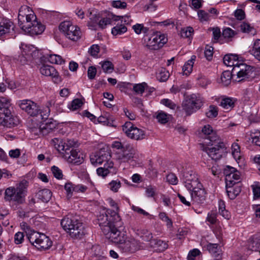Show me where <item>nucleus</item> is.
<instances>
[{"mask_svg": "<svg viewBox=\"0 0 260 260\" xmlns=\"http://www.w3.org/2000/svg\"><path fill=\"white\" fill-rule=\"evenodd\" d=\"M202 132L205 135L204 142L201 144V149L212 159L217 160L225 155L226 147L220 142L218 136L213 132L210 125H206L202 128Z\"/></svg>", "mask_w": 260, "mask_h": 260, "instance_id": "1", "label": "nucleus"}, {"mask_svg": "<svg viewBox=\"0 0 260 260\" xmlns=\"http://www.w3.org/2000/svg\"><path fill=\"white\" fill-rule=\"evenodd\" d=\"M18 20L20 27L31 36L41 34L45 29L44 25L37 20L34 12L27 6L19 9Z\"/></svg>", "mask_w": 260, "mask_h": 260, "instance_id": "2", "label": "nucleus"}, {"mask_svg": "<svg viewBox=\"0 0 260 260\" xmlns=\"http://www.w3.org/2000/svg\"><path fill=\"white\" fill-rule=\"evenodd\" d=\"M51 142L68 162L78 165L83 162V157L75 148L77 143L74 140L63 142L61 139L55 138L51 140Z\"/></svg>", "mask_w": 260, "mask_h": 260, "instance_id": "3", "label": "nucleus"}, {"mask_svg": "<svg viewBox=\"0 0 260 260\" xmlns=\"http://www.w3.org/2000/svg\"><path fill=\"white\" fill-rule=\"evenodd\" d=\"M97 219L101 230L108 239L116 230L123 227L120 216L114 210L108 209L105 213L98 215Z\"/></svg>", "mask_w": 260, "mask_h": 260, "instance_id": "4", "label": "nucleus"}, {"mask_svg": "<svg viewBox=\"0 0 260 260\" xmlns=\"http://www.w3.org/2000/svg\"><path fill=\"white\" fill-rule=\"evenodd\" d=\"M60 224L63 229L73 238L81 239L86 233L82 223L74 217L69 216L64 217L61 220Z\"/></svg>", "mask_w": 260, "mask_h": 260, "instance_id": "5", "label": "nucleus"}, {"mask_svg": "<svg viewBox=\"0 0 260 260\" xmlns=\"http://www.w3.org/2000/svg\"><path fill=\"white\" fill-rule=\"evenodd\" d=\"M123 228L116 230L109 239L113 243L119 244L125 251L133 252L137 249V241L133 238L127 237L125 232L121 231Z\"/></svg>", "mask_w": 260, "mask_h": 260, "instance_id": "6", "label": "nucleus"}, {"mask_svg": "<svg viewBox=\"0 0 260 260\" xmlns=\"http://www.w3.org/2000/svg\"><path fill=\"white\" fill-rule=\"evenodd\" d=\"M203 105V99L198 94H192L182 102V107L187 116L200 109Z\"/></svg>", "mask_w": 260, "mask_h": 260, "instance_id": "7", "label": "nucleus"}, {"mask_svg": "<svg viewBox=\"0 0 260 260\" xmlns=\"http://www.w3.org/2000/svg\"><path fill=\"white\" fill-rule=\"evenodd\" d=\"M146 46L150 50H158L167 42V38L160 32H153L152 34L144 36Z\"/></svg>", "mask_w": 260, "mask_h": 260, "instance_id": "8", "label": "nucleus"}, {"mask_svg": "<svg viewBox=\"0 0 260 260\" xmlns=\"http://www.w3.org/2000/svg\"><path fill=\"white\" fill-rule=\"evenodd\" d=\"M28 239L32 245L40 250L48 249L52 245V242L48 237L37 232L29 235Z\"/></svg>", "mask_w": 260, "mask_h": 260, "instance_id": "9", "label": "nucleus"}, {"mask_svg": "<svg viewBox=\"0 0 260 260\" xmlns=\"http://www.w3.org/2000/svg\"><path fill=\"white\" fill-rule=\"evenodd\" d=\"M59 29L68 39L77 41L81 36L79 27L73 25L70 21H64L59 25Z\"/></svg>", "mask_w": 260, "mask_h": 260, "instance_id": "10", "label": "nucleus"}, {"mask_svg": "<svg viewBox=\"0 0 260 260\" xmlns=\"http://www.w3.org/2000/svg\"><path fill=\"white\" fill-rule=\"evenodd\" d=\"M122 130L126 135L132 139L141 140L145 138L143 130L135 126L131 122H126L122 126Z\"/></svg>", "mask_w": 260, "mask_h": 260, "instance_id": "11", "label": "nucleus"}, {"mask_svg": "<svg viewBox=\"0 0 260 260\" xmlns=\"http://www.w3.org/2000/svg\"><path fill=\"white\" fill-rule=\"evenodd\" d=\"M253 68L245 63H240L239 66L234 67L232 70V73H236L237 75V78L239 79L238 82L245 80H249L253 74Z\"/></svg>", "mask_w": 260, "mask_h": 260, "instance_id": "12", "label": "nucleus"}, {"mask_svg": "<svg viewBox=\"0 0 260 260\" xmlns=\"http://www.w3.org/2000/svg\"><path fill=\"white\" fill-rule=\"evenodd\" d=\"M183 180L185 187L189 191L199 186L201 183L199 180L197 174L192 170L185 171L183 174Z\"/></svg>", "mask_w": 260, "mask_h": 260, "instance_id": "13", "label": "nucleus"}, {"mask_svg": "<svg viewBox=\"0 0 260 260\" xmlns=\"http://www.w3.org/2000/svg\"><path fill=\"white\" fill-rule=\"evenodd\" d=\"M20 108L31 116H36L40 113L39 106L32 101L24 100L20 101Z\"/></svg>", "mask_w": 260, "mask_h": 260, "instance_id": "14", "label": "nucleus"}, {"mask_svg": "<svg viewBox=\"0 0 260 260\" xmlns=\"http://www.w3.org/2000/svg\"><path fill=\"white\" fill-rule=\"evenodd\" d=\"M110 158L111 155L108 152L100 150L96 154L90 156V161L93 165L103 163L104 165H106L109 162H112L110 160Z\"/></svg>", "mask_w": 260, "mask_h": 260, "instance_id": "15", "label": "nucleus"}, {"mask_svg": "<svg viewBox=\"0 0 260 260\" xmlns=\"http://www.w3.org/2000/svg\"><path fill=\"white\" fill-rule=\"evenodd\" d=\"M40 71L43 75L51 77L55 83H58L61 81L58 72L51 66L43 64L40 69Z\"/></svg>", "mask_w": 260, "mask_h": 260, "instance_id": "16", "label": "nucleus"}, {"mask_svg": "<svg viewBox=\"0 0 260 260\" xmlns=\"http://www.w3.org/2000/svg\"><path fill=\"white\" fill-rule=\"evenodd\" d=\"M190 192L191 197L193 201L202 204L206 200V191L203 188L202 184L201 186H197L192 189H191Z\"/></svg>", "mask_w": 260, "mask_h": 260, "instance_id": "17", "label": "nucleus"}, {"mask_svg": "<svg viewBox=\"0 0 260 260\" xmlns=\"http://www.w3.org/2000/svg\"><path fill=\"white\" fill-rule=\"evenodd\" d=\"M113 162H109L107 164L104 165V167L99 168L96 170L98 175L104 178L108 174H115L116 169L113 167Z\"/></svg>", "mask_w": 260, "mask_h": 260, "instance_id": "18", "label": "nucleus"}, {"mask_svg": "<svg viewBox=\"0 0 260 260\" xmlns=\"http://www.w3.org/2000/svg\"><path fill=\"white\" fill-rule=\"evenodd\" d=\"M122 151V153L119 155V158L123 161H127L133 158L136 153V150L129 144L126 145Z\"/></svg>", "mask_w": 260, "mask_h": 260, "instance_id": "19", "label": "nucleus"}, {"mask_svg": "<svg viewBox=\"0 0 260 260\" xmlns=\"http://www.w3.org/2000/svg\"><path fill=\"white\" fill-rule=\"evenodd\" d=\"M13 23L10 20L0 17V37L10 32L13 29Z\"/></svg>", "mask_w": 260, "mask_h": 260, "instance_id": "20", "label": "nucleus"}, {"mask_svg": "<svg viewBox=\"0 0 260 260\" xmlns=\"http://www.w3.org/2000/svg\"><path fill=\"white\" fill-rule=\"evenodd\" d=\"M2 119H6L4 122L0 123V124L9 128H12L17 125L18 123V120L17 117H14L10 112V114H8V116L6 114L2 115L0 116Z\"/></svg>", "mask_w": 260, "mask_h": 260, "instance_id": "21", "label": "nucleus"}, {"mask_svg": "<svg viewBox=\"0 0 260 260\" xmlns=\"http://www.w3.org/2000/svg\"><path fill=\"white\" fill-rule=\"evenodd\" d=\"M136 234L144 242H149L153 240L152 233L147 229L142 228L136 230Z\"/></svg>", "mask_w": 260, "mask_h": 260, "instance_id": "22", "label": "nucleus"}, {"mask_svg": "<svg viewBox=\"0 0 260 260\" xmlns=\"http://www.w3.org/2000/svg\"><path fill=\"white\" fill-rule=\"evenodd\" d=\"M248 248L252 251H257L260 248V234L254 235L248 242Z\"/></svg>", "mask_w": 260, "mask_h": 260, "instance_id": "23", "label": "nucleus"}, {"mask_svg": "<svg viewBox=\"0 0 260 260\" xmlns=\"http://www.w3.org/2000/svg\"><path fill=\"white\" fill-rule=\"evenodd\" d=\"M226 187L227 194L231 200L234 199L241 191V188L238 184L232 186L226 185Z\"/></svg>", "mask_w": 260, "mask_h": 260, "instance_id": "24", "label": "nucleus"}, {"mask_svg": "<svg viewBox=\"0 0 260 260\" xmlns=\"http://www.w3.org/2000/svg\"><path fill=\"white\" fill-rule=\"evenodd\" d=\"M240 179L239 173L235 170V172H233L231 174H227L226 178H225V183L226 185L232 186L233 185H236L238 184L237 181Z\"/></svg>", "mask_w": 260, "mask_h": 260, "instance_id": "25", "label": "nucleus"}, {"mask_svg": "<svg viewBox=\"0 0 260 260\" xmlns=\"http://www.w3.org/2000/svg\"><path fill=\"white\" fill-rule=\"evenodd\" d=\"M235 100L232 98H223L220 102V106L224 109L230 111L235 106Z\"/></svg>", "mask_w": 260, "mask_h": 260, "instance_id": "26", "label": "nucleus"}, {"mask_svg": "<svg viewBox=\"0 0 260 260\" xmlns=\"http://www.w3.org/2000/svg\"><path fill=\"white\" fill-rule=\"evenodd\" d=\"M38 198L44 203L48 202L51 198L52 192L48 189L40 190L37 194Z\"/></svg>", "mask_w": 260, "mask_h": 260, "instance_id": "27", "label": "nucleus"}, {"mask_svg": "<svg viewBox=\"0 0 260 260\" xmlns=\"http://www.w3.org/2000/svg\"><path fill=\"white\" fill-rule=\"evenodd\" d=\"M93 187V183L91 181H89L87 182L86 185L82 184H79L76 185L75 192L77 193H85L87 190L92 189Z\"/></svg>", "mask_w": 260, "mask_h": 260, "instance_id": "28", "label": "nucleus"}, {"mask_svg": "<svg viewBox=\"0 0 260 260\" xmlns=\"http://www.w3.org/2000/svg\"><path fill=\"white\" fill-rule=\"evenodd\" d=\"M250 52L255 59L260 61V39H257L254 41Z\"/></svg>", "mask_w": 260, "mask_h": 260, "instance_id": "29", "label": "nucleus"}, {"mask_svg": "<svg viewBox=\"0 0 260 260\" xmlns=\"http://www.w3.org/2000/svg\"><path fill=\"white\" fill-rule=\"evenodd\" d=\"M151 247L157 248L160 251H164L168 248V245L165 242L157 239H153L150 244Z\"/></svg>", "mask_w": 260, "mask_h": 260, "instance_id": "30", "label": "nucleus"}, {"mask_svg": "<svg viewBox=\"0 0 260 260\" xmlns=\"http://www.w3.org/2000/svg\"><path fill=\"white\" fill-rule=\"evenodd\" d=\"M238 58V56L236 54H226L224 56L223 61L226 66L232 67L235 66L234 61H237L236 59Z\"/></svg>", "mask_w": 260, "mask_h": 260, "instance_id": "31", "label": "nucleus"}, {"mask_svg": "<svg viewBox=\"0 0 260 260\" xmlns=\"http://www.w3.org/2000/svg\"><path fill=\"white\" fill-rule=\"evenodd\" d=\"M21 47L23 51L22 55L19 56V59L22 63L24 64L26 62L27 58L31 54V53L26 45H22Z\"/></svg>", "mask_w": 260, "mask_h": 260, "instance_id": "32", "label": "nucleus"}, {"mask_svg": "<svg viewBox=\"0 0 260 260\" xmlns=\"http://www.w3.org/2000/svg\"><path fill=\"white\" fill-rule=\"evenodd\" d=\"M207 249L215 257H217L220 253V247L217 244L209 243L207 245Z\"/></svg>", "mask_w": 260, "mask_h": 260, "instance_id": "33", "label": "nucleus"}, {"mask_svg": "<svg viewBox=\"0 0 260 260\" xmlns=\"http://www.w3.org/2000/svg\"><path fill=\"white\" fill-rule=\"evenodd\" d=\"M54 127L55 126L53 123L47 122L45 124H42L39 128L38 131L41 134L45 135L49 133Z\"/></svg>", "mask_w": 260, "mask_h": 260, "instance_id": "34", "label": "nucleus"}, {"mask_svg": "<svg viewBox=\"0 0 260 260\" xmlns=\"http://www.w3.org/2000/svg\"><path fill=\"white\" fill-rule=\"evenodd\" d=\"M127 27L124 24L118 23L112 29V34L114 36L121 35L127 31Z\"/></svg>", "mask_w": 260, "mask_h": 260, "instance_id": "35", "label": "nucleus"}, {"mask_svg": "<svg viewBox=\"0 0 260 260\" xmlns=\"http://www.w3.org/2000/svg\"><path fill=\"white\" fill-rule=\"evenodd\" d=\"M233 74L229 71H225L222 72L221 75V80L224 85L227 86L231 82L232 75Z\"/></svg>", "mask_w": 260, "mask_h": 260, "instance_id": "36", "label": "nucleus"}, {"mask_svg": "<svg viewBox=\"0 0 260 260\" xmlns=\"http://www.w3.org/2000/svg\"><path fill=\"white\" fill-rule=\"evenodd\" d=\"M76 185L71 182H67L64 185V189L67 192V197L68 199L72 198L73 192H75Z\"/></svg>", "mask_w": 260, "mask_h": 260, "instance_id": "37", "label": "nucleus"}, {"mask_svg": "<svg viewBox=\"0 0 260 260\" xmlns=\"http://www.w3.org/2000/svg\"><path fill=\"white\" fill-rule=\"evenodd\" d=\"M240 28L241 31L244 33H250L251 34H255V31L253 27L251 26L250 24L243 22L240 25Z\"/></svg>", "mask_w": 260, "mask_h": 260, "instance_id": "38", "label": "nucleus"}, {"mask_svg": "<svg viewBox=\"0 0 260 260\" xmlns=\"http://www.w3.org/2000/svg\"><path fill=\"white\" fill-rule=\"evenodd\" d=\"M48 59L51 63L61 64L62 62H64V60L61 56L56 54H50Z\"/></svg>", "mask_w": 260, "mask_h": 260, "instance_id": "39", "label": "nucleus"}, {"mask_svg": "<svg viewBox=\"0 0 260 260\" xmlns=\"http://www.w3.org/2000/svg\"><path fill=\"white\" fill-rule=\"evenodd\" d=\"M250 138L252 140V143L255 145L260 147V131H255L251 132L250 134Z\"/></svg>", "mask_w": 260, "mask_h": 260, "instance_id": "40", "label": "nucleus"}, {"mask_svg": "<svg viewBox=\"0 0 260 260\" xmlns=\"http://www.w3.org/2000/svg\"><path fill=\"white\" fill-rule=\"evenodd\" d=\"M206 115L210 118L216 117L218 115V108L214 105L210 106L208 111L206 113Z\"/></svg>", "mask_w": 260, "mask_h": 260, "instance_id": "41", "label": "nucleus"}, {"mask_svg": "<svg viewBox=\"0 0 260 260\" xmlns=\"http://www.w3.org/2000/svg\"><path fill=\"white\" fill-rule=\"evenodd\" d=\"M147 86V85L145 82L137 84L133 86V90L137 94H142Z\"/></svg>", "mask_w": 260, "mask_h": 260, "instance_id": "42", "label": "nucleus"}, {"mask_svg": "<svg viewBox=\"0 0 260 260\" xmlns=\"http://www.w3.org/2000/svg\"><path fill=\"white\" fill-rule=\"evenodd\" d=\"M102 68L105 73H112L114 70V66L110 61H105L102 64Z\"/></svg>", "mask_w": 260, "mask_h": 260, "instance_id": "43", "label": "nucleus"}, {"mask_svg": "<svg viewBox=\"0 0 260 260\" xmlns=\"http://www.w3.org/2000/svg\"><path fill=\"white\" fill-rule=\"evenodd\" d=\"M83 104V103L81 99H76L72 102L71 105L69 106V108L74 111L80 108Z\"/></svg>", "mask_w": 260, "mask_h": 260, "instance_id": "44", "label": "nucleus"}, {"mask_svg": "<svg viewBox=\"0 0 260 260\" xmlns=\"http://www.w3.org/2000/svg\"><path fill=\"white\" fill-rule=\"evenodd\" d=\"M236 35V32L232 29L227 27L222 31V35L225 39H230L234 37Z\"/></svg>", "mask_w": 260, "mask_h": 260, "instance_id": "45", "label": "nucleus"}, {"mask_svg": "<svg viewBox=\"0 0 260 260\" xmlns=\"http://www.w3.org/2000/svg\"><path fill=\"white\" fill-rule=\"evenodd\" d=\"M193 29L191 27H187L181 29L180 31V36L182 38H189L192 34Z\"/></svg>", "mask_w": 260, "mask_h": 260, "instance_id": "46", "label": "nucleus"}, {"mask_svg": "<svg viewBox=\"0 0 260 260\" xmlns=\"http://www.w3.org/2000/svg\"><path fill=\"white\" fill-rule=\"evenodd\" d=\"M28 182L26 180H23L20 182L17 185L15 189L19 193L24 197L25 189L27 186Z\"/></svg>", "mask_w": 260, "mask_h": 260, "instance_id": "47", "label": "nucleus"}, {"mask_svg": "<svg viewBox=\"0 0 260 260\" xmlns=\"http://www.w3.org/2000/svg\"><path fill=\"white\" fill-rule=\"evenodd\" d=\"M109 187L114 192H117L118 189L121 187V182L119 180H112L108 184Z\"/></svg>", "mask_w": 260, "mask_h": 260, "instance_id": "48", "label": "nucleus"}, {"mask_svg": "<svg viewBox=\"0 0 260 260\" xmlns=\"http://www.w3.org/2000/svg\"><path fill=\"white\" fill-rule=\"evenodd\" d=\"M20 227L21 229L26 234L27 237L31 235L35 232L32 230L30 226L25 222H22L20 223Z\"/></svg>", "mask_w": 260, "mask_h": 260, "instance_id": "49", "label": "nucleus"}, {"mask_svg": "<svg viewBox=\"0 0 260 260\" xmlns=\"http://www.w3.org/2000/svg\"><path fill=\"white\" fill-rule=\"evenodd\" d=\"M156 119L159 122L162 124H165L168 121L167 115L163 112H160L157 114Z\"/></svg>", "mask_w": 260, "mask_h": 260, "instance_id": "50", "label": "nucleus"}, {"mask_svg": "<svg viewBox=\"0 0 260 260\" xmlns=\"http://www.w3.org/2000/svg\"><path fill=\"white\" fill-rule=\"evenodd\" d=\"M12 196L11 201L17 202L18 203H22L23 201V198L24 197L21 193H19L17 190H15Z\"/></svg>", "mask_w": 260, "mask_h": 260, "instance_id": "51", "label": "nucleus"}, {"mask_svg": "<svg viewBox=\"0 0 260 260\" xmlns=\"http://www.w3.org/2000/svg\"><path fill=\"white\" fill-rule=\"evenodd\" d=\"M16 189L14 187H9L6 189L5 192V199L6 201H11L12 196L15 191Z\"/></svg>", "mask_w": 260, "mask_h": 260, "instance_id": "52", "label": "nucleus"}, {"mask_svg": "<svg viewBox=\"0 0 260 260\" xmlns=\"http://www.w3.org/2000/svg\"><path fill=\"white\" fill-rule=\"evenodd\" d=\"M193 65L186 62L182 67V71L183 75L188 76L192 71Z\"/></svg>", "mask_w": 260, "mask_h": 260, "instance_id": "53", "label": "nucleus"}, {"mask_svg": "<svg viewBox=\"0 0 260 260\" xmlns=\"http://www.w3.org/2000/svg\"><path fill=\"white\" fill-rule=\"evenodd\" d=\"M111 22V20L110 18H103L99 20L98 25L100 28L104 29L107 25L110 24Z\"/></svg>", "mask_w": 260, "mask_h": 260, "instance_id": "54", "label": "nucleus"}, {"mask_svg": "<svg viewBox=\"0 0 260 260\" xmlns=\"http://www.w3.org/2000/svg\"><path fill=\"white\" fill-rule=\"evenodd\" d=\"M213 48L212 47L209 46L206 47L204 54L207 60H211L212 59L213 54Z\"/></svg>", "mask_w": 260, "mask_h": 260, "instance_id": "55", "label": "nucleus"}, {"mask_svg": "<svg viewBox=\"0 0 260 260\" xmlns=\"http://www.w3.org/2000/svg\"><path fill=\"white\" fill-rule=\"evenodd\" d=\"M51 171L55 178L58 179H61L62 178L63 175L62 172L57 167L55 166H53L51 168Z\"/></svg>", "mask_w": 260, "mask_h": 260, "instance_id": "56", "label": "nucleus"}, {"mask_svg": "<svg viewBox=\"0 0 260 260\" xmlns=\"http://www.w3.org/2000/svg\"><path fill=\"white\" fill-rule=\"evenodd\" d=\"M100 51V47L98 45H92L88 50V52L91 56H96Z\"/></svg>", "mask_w": 260, "mask_h": 260, "instance_id": "57", "label": "nucleus"}, {"mask_svg": "<svg viewBox=\"0 0 260 260\" xmlns=\"http://www.w3.org/2000/svg\"><path fill=\"white\" fill-rule=\"evenodd\" d=\"M24 234L22 232H18L14 236V241L16 244L22 243L24 240Z\"/></svg>", "mask_w": 260, "mask_h": 260, "instance_id": "58", "label": "nucleus"}, {"mask_svg": "<svg viewBox=\"0 0 260 260\" xmlns=\"http://www.w3.org/2000/svg\"><path fill=\"white\" fill-rule=\"evenodd\" d=\"M10 105L9 100L4 97H0V108H9Z\"/></svg>", "mask_w": 260, "mask_h": 260, "instance_id": "59", "label": "nucleus"}, {"mask_svg": "<svg viewBox=\"0 0 260 260\" xmlns=\"http://www.w3.org/2000/svg\"><path fill=\"white\" fill-rule=\"evenodd\" d=\"M253 193V198L254 199H258L260 197V186L257 184L251 185Z\"/></svg>", "mask_w": 260, "mask_h": 260, "instance_id": "60", "label": "nucleus"}, {"mask_svg": "<svg viewBox=\"0 0 260 260\" xmlns=\"http://www.w3.org/2000/svg\"><path fill=\"white\" fill-rule=\"evenodd\" d=\"M96 74V69L93 66H90L88 68L87 71V75L89 79H93Z\"/></svg>", "mask_w": 260, "mask_h": 260, "instance_id": "61", "label": "nucleus"}, {"mask_svg": "<svg viewBox=\"0 0 260 260\" xmlns=\"http://www.w3.org/2000/svg\"><path fill=\"white\" fill-rule=\"evenodd\" d=\"M163 69L161 70L159 74L157 76V78L160 81H166L167 80L169 77V73L168 72H166L165 70L163 71Z\"/></svg>", "mask_w": 260, "mask_h": 260, "instance_id": "62", "label": "nucleus"}, {"mask_svg": "<svg viewBox=\"0 0 260 260\" xmlns=\"http://www.w3.org/2000/svg\"><path fill=\"white\" fill-rule=\"evenodd\" d=\"M160 103L165 105L166 106L172 109H174L176 107V105L170 100L164 99L161 100Z\"/></svg>", "mask_w": 260, "mask_h": 260, "instance_id": "63", "label": "nucleus"}, {"mask_svg": "<svg viewBox=\"0 0 260 260\" xmlns=\"http://www.w3.org/2000/svg\"><path fill=\"white\" fill-rule=\"evenodd\" d=\"M216 220V214L214 212L211 211L208 213L207 221L209 222L211 224H215Z\"/></svg>", "mask_w": 260, "mask_h": 260, "instance_id": "64", "label": "nucleus"}]
</instances>
